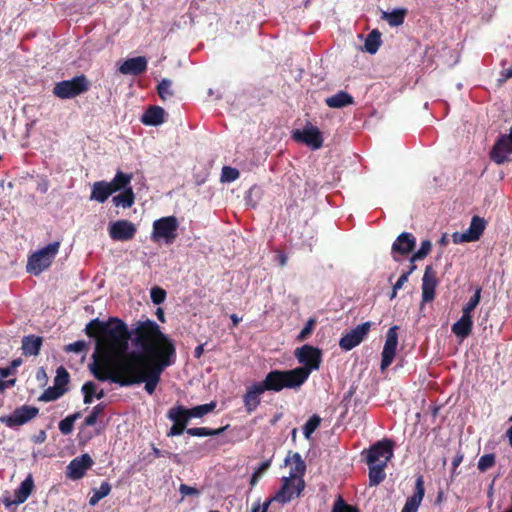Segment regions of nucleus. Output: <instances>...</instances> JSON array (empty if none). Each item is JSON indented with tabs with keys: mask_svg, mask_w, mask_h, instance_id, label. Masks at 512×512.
I'll list each match as a JSON object with an SVG mask.
<instances>
[{
	"mask_svg": "<svg viewBox=\"0 0 512 512\" xmlns=\"http://www.w3.org/2000/svg\"><path fill=\"white\" fill-rule=\"evenodd\" d=\"M265 391L279 392L282 390L281 370L270 371L263 381H259Z\"/></svg>",
	"mask_w": 512,
	"mask_h": 512,
	"instance_id": "2f4dec72",
	"label": "nucleus"
},
{
	"mask_svg": "<svg viewBox=\"0 0 512 512\" xmlns=\"http://www.w3.org/2000/svg\"><path fill=\"white\" fill-rule=\"evenodd\" d=\"M215 408H216V402L212 401L210 403L198 405V406H195L190 409L186 408V413L188 414V417L190 419L191 418H200V417H203L204 415L214 411Z\"/></svg>",
	"mask_w": 512,
	"mask_h": 512,
	"instance_id": "4c0bfd02",
	"label": "nucleus"
},
{
	"mask_svg": "<svg viewBox=\"0 0 512 512\" xmlns=\"http://www.w3.org/2000/svg\"><path fill=\"white\" fill-rule=\"evenodd\" d=\"M293 478L284 477L283 485L280 490L275 494L272 499L278 501L279 503H288L290 502L294 496H299L305 487V483L303 479L297 480V485L293 484Z\"/></svg>",
	"mask_w": 512,
	"mask_h": 512,
	"instance_id": "2eb2a0df",
	"label": "nucleus"
},
{
	"mask_svg": "<svg viewBox=\"0 0 512 512\" xmlns=\"http://www.w3.org/2000/svg\"><path fill=\"white\" fill-rule=\"evenodd\" d=\"M141 122L148 126H158L165 122V110L160 106H150L142 115Z\"/></svg>",
	"mask_w": 512,
	"mask_h": 512,
	"instance_id": "a878e982",
	"label": "nucleus"
},
{
	"mask_svg": "<svg viewBox=\"0 0 512 512\" xmlns=\"http://www.w3.org/2000/svg\"><path fill=\"white\" fill-rule=\"evenodd\" d=\"M370 328L371 322L369 321L356 326L354 329L350 330L348 333L341 337L339 341L340 348L345 351L352 350L364 340L370 331Z\"/></svg>",
	"mask_w": 512,
	"mask_h": 512,
	"instance_id": "4468645a",
	"label": "nucleus"
},
{
	"mask_svg": "<svg viewBox=\"0 0 512 512\" xmlns=\"http://www.w3.org/2000/svg\"><path fill=\"white\" fill-rule=\"evenodd\" d=\"M163 353H157V360L149 365L148 369L142 376L133 379H125L123 384L134 385L145 383V391L152 395L160 381L162 372L176 361V345L173 341L169 346L163 347Z\"/></svg>",
	"mask_w": 512,
	"mask_h": 512,
	"instance_id": "7ed1b4c3",
	"label": "nucleus"
},
{
	"mask_svg": "<svg viewBox=\"0 0 512 512\" xmlns=\"http://www.w3.org/2000/svg\"><path fill=\"white\" fill-rule=\"evenodd\" d=\"M315 325H316V320L313 319V318H310L304 328L300 331V333L298 334L297 336V341L298 342H303L305 341L310 335L311 333L313 332L314 328H315Z\"/></svg>",
	"mask_w": 512,
	"mask_h": 512,
	"instance_id": "603ef678",
	"label": "nucleus"
},
{
	"mask_svg": "<svg viewBox=\"0 0 512 512\" xmlns=\"http://www.w3.org/2000/svg\"><path fill=\"white\" fill-rule=\"evenodd\" d=\"M179 223L175 216H167L157 219L153 223L152 238L164 239L167 244L174 242Z\"/></svg>",
	"mask_w": 512,
	"mask_h": 512,
	"instance_id": "6e6552de",
	"label": "nucleus"
},
{
	"mask_svg": "<svg viewBox=\"0 0 512 512\" xmlns=\"http://www.w3.org/2000/svg\"><path fill=\"white\" fill-rule=\"evenodd\" d=\"M179 492L182 494V496H197L199 495V490L195 487L188 486L187 484H180L179 486Z\"/></svg>",
	"mask_w": 512,
	"mask_h": 512,
	"instance_id": "4d7b16f0",
	"label": "nucleus"
},
{
	"mask_svg": "<svg viewBox=\"0 0 512 512\" xmlns=\"http://www.w3.org/2000/svg\"><path fill=\"white\" fill-rule=\"evenodd\" d=\"M416 238L412 233L403 232L393 242L391 255L395 261L400 260V256H406L414 250Z\"/></svg>",
	"mask_w": 512,
	"mask_h": 512,
	"instance_id": "a211bd4d",
	"label": "nucleus"
},
{
	"mask_svg": "<svg viewBox=\"0 0 512 512\" xmlns=\"http://www.w3.org/2000/svg\"><path fill=\"white\" fill-rule=\"evenodd\" d=\"M87 343L84 340L75 341L66 346L65 350L67 352H73L76 354H80L87 350Z\"/></svg>",
	"mask_w": 512,
	"mask_h": 512,
	"instance_id": "6e6d98bb",
	"label": "nucleus"
},
{
	"mask_svg": "<svg viewBox=\"0 0 512 512\" xmlns=\"http://www.w3.org/2000/svg\"><path fill=\"white\" fill-rule=\"evenodd\" d=\"M104 411V405L102 403L97 404L93 407L91 413L84 419L85 426H93L97 422V418Z\"/></svg>",
	"mask_w": 512,
	"mask_h": 512,
	"instance_id": "3c124183",
	"label": "nucleus"
},
{
	"mask_svg": "<svg viewBox=\"0 0 512 512\" xmlns=\"http://www.w3.org/2000/svg\"><path fill=\"white\" fill-rule=\"evenodd\" d=\"M16 383V379H10V380H2L0 379V392H3L5 389L14 386Z\"/></svg>",
	"mask_w": 512,
	"mask_h": 512,
	"instance_id": "e2e57ef3",
	"label": "nucleus"
},
{
	"mask_svg": "<svg viewBox=\"0 0 512 512\" xmlns=\"http://www.w3.org/2000/svg\"><path fill=\"white\" fill-rule=\"evenodd\" d=\"M369 465V485L370 486H377L382 481H384L386 477L385 468L387 465H385V461H381V463H373L368 464Z\"/></svg>",
	"mask_w": 512,
	"mask_h": 512,
	"instance_id": "72a5a7b5",
	"label": "nucleus"
},
{
	"mask_svg": "<svg viewBox=\"0 0 512 512\" xmlns=\"http://www.w3.org/2000/svg\"><path fill=\"white\" fill-rule=\"evenodd\" d=\"M424 496H425L424 477H423V475L420 474L416 477L414 493L412 496L407 498L403 509L410 511V512H417Z\"/></svg>",
	"mask_w": 512,
	"mask_h": 512,
	"instance_id": "5701e85b",
	"label": "nucleus"
},
{
	"mask_svg": "<svg viewBox=\"0 0 512 512\" xmlns=\"http://www.w3.org/2000/svg\"><path fill=\"white\" fill-rule=\"evenodd\" d=\"M166 295V291L158 286H155L150 290L151 300L156 305L162 304L166 299Z\"/></svg>",
	"mask_w": 512,
	"mask_h": 512,
	"instance_id": "864d4df0",
	"label": "nucleus"
},
{
	"mask_svg": "<svg viewBox=\"0 0 512 512\" xmlns=\"http://www.w3.org/2000/svg\"><path fill=\"white\" fill-rule=\"evenodd\" d=\"M46 438H47L46 432L44 430H41V431H39V433L37 435H35L33 437V442L40 444V443H43L46 440Z\"/></svg>",
	"mask_w": 512,
	"mask_h": 512,
	"instance_id": "69168bd1",
	"label": "nucleus"
},
{
	"mask_svg": "<svg viewBox=\"0 0 512 512\" xmlns=\"http://www.w3.org/2000/svg\"><path fill=\"white\" fill-rule=\"evenodd\" d=\"M393 441L390 439H383L373 444L366 452V463H381L385 461L387 465L388 461L393 457Z\"/></svg>",
	"mask_w": 512,
	"mask_h": 512,
	"instance_id": "9b49d317",
	"label": "nucleus"
},
{
	"mask_svg": "<svg viewBox=\"0 0 512 512\" xmlns=\"http://www.w3.org/2000/svg\"><path fill=\"white\" fill-rule=\"evenodd\" d=\"M133 175L131 173H124L122 171H117L114 178L108 182L113 192H117L120 190H126V188L131 187V180Z\"/></svg>",
	"mask_w": 512,
	"mask_h": 512,
	"instance_id": "473e14b6",
	"label": "nucleus"
},
{
	"mask_svg": "<svg viewBox=\"0 0 512 512\" xmlns=\"http://www.w3.org/2000/svg\"><path fill=\"white\" fill-rule=\"evenodd\" d=\"M43 344V338L34 334L24 336L22 339V353L25 356H37Z\"/></svg>",
	"mask_w": 512,
	"mask_h": 512,
	"instance_id": "bb28decb",
	"label": "nucleus"
},
{
	"mask_svg": "<svg viewBox=\"0 0 512 512\" xmlns=\"http://www.w3.org/2000/svg\"><path fill=\"white\" fill-rule=\"evenodd\" d=\"M398 329L399 327L395 325L390 327L386 333V340L381 354L380 368L382 371L387 369L395 358L398 345Z\"/></svg>",
	"mask_w": 512,
	"mask_h": 512,
	"instance_id": "ddd939ff",
	"label": "nucleus"
},
{
	"mask_svg": "<svg viewBox=\"0 0 512 512\" xmlns=\"http://www.w3.org/2000/svg\"><path fill=\"white\" fill-rule=\"evenodd\" d=\"M295 357L301 367L298 369H304L307 373V378L313 370H318L322 360L321 350L317 347L305 344L295 350Z\"/></svg>",
	"mask_w": 512,
	"mask_h": 512,
	"instance_id": "0eeeda50",
	"label": "nucleus"
},
{
	"mask_svg": "<svg viewBox=\"0 0 512 512\" xmlns=\"http://www.w3.org/2000/svg\"><path fill=\"white\" fill-rule=\"evenodd\" d=\"M331 512H357L356 508L345 503L342 497H339L333 506Z\"/></svg>",
	"mask_w": 512,
	"mask_h": 512,
	"instance_id": "5fc2aeb1",
	"label": "nucleus"
},
{
	"mask_svg": "<svg viewBox=\"0 0 512 512\" xmlns=\"http://www.w3.org/2000/svg\"><path fill=\"white\" fill-rule=\"evenodd\" d=\"M438 283L436 271L432 265H427L422 278V303L434 300Z\"/></svg>",
	"mask_w": 512,
	"mask_h": 512,
	"instance_id": "6ab92c4d",
	"label": "nucleus"
},
{
	"mask_svg": "<svg viewBox=\"0 0 512 512\" xmlns=\"http://www.w3.org/2000/svg\"><path fill=\"white\" fill-rule=\"evenodd\" d=\"M136 226L129 220H117L110 223L108 232L114 241H128L134 238Z\"/></svg>",
	"mask_w": 512,
	"mask_h": 512,
	"instance_id": "dca6fc26",
	"label": "nucleus"
},
{
	"mask_svg": "<svg viewBox=\"0 0 512 512\" xmlns=\"http://www.w3.org/2000/svg\"><path fill=\"white\" fill-rule=\"evenodd\" d=\"M89 88V80L81 74L70 80L57 82L53 87V94L60 99H72L87 92Z\"/></svg>",
	"mask_w": 512,
	"mask_h": 512,
	"instance_id": "423d86ee",
	"label": "nucleus"
},
{
	"mask_svg": "<svg viewBox=\"0 0 512 512\" xmlns=\"http://www.w3.org/2000/svg\"><path fill=\"white\" fill-rule=\"evenodd\" d=\"M512 153V126L508 134L500 135L490 151V159L500 165L508 161V155Z\"/></svg>",
	"mask_w": 512,
	"mask_h": 512,
	"instance_id": "f8f14e48",
	"label": "nucleus"
},
{
	"mask_svg": "<svg viewBox=\"0 0 512 512\" xmlns=\"http://www.w3.org/2000/svg\"><path fill=\"white\" fill-rule=\"evenodd\" d=\"M264 392L265 390L259 382H253L246 388V391L242 396V400L245 411L248 414H251L257 410L261 403V397Z\"/></svg>",
	"mask_w": 512,
	"mask_h": 512,
	"instance_id": "aec40b11",
	"label": "nucleus"
},
{
	"mask_svg": "<svg viewBox=\"0 0 512 512\" xmlns=\"http://www.w3.org/2000/svg\"><path fill=\"white\" fill-rule=\"evenodd\" d=\"M113 190L106 181H97L92 186L91 196L92 200L99 203H104L113 194Z\"/></svg>",
	"mask_w": 512,
	"mask_h": 512,
	"instance_id": "c756f323",
	"label": "nucleus"
},
{
	"mask_svg": "<svg viewBox=\"0 0 512 512\" xmlns=\"http://www.w3.org/2000/svg\"><path fill=\"white\" fill-rule=\"evenodd\" d=\"M286 465H290L289 477L293 479H303V475L306 471V464L303 461L301 455L296 452L291 457L285 459Z\"/></svg>",
	"mask_w": 512,
	"mask_h": 512,
	"instance_id": "cd10ccee",
	"label": "nucleus"
},
{
	"mask_svg": "<svg viewBox=\"0 0 512 512\" xmlns=\"http://www.w3.org/2000/svg\"><path fill=\"white\" fill-rule=\"evenodd\" d=\"M512 78V67L508 68V69H505L503 72H502V78L499 79V81L501 82H505L506 80Z\"/></svg>",
	"mask_w": 512,
	"mask_h": 512,
	"instance_id": "774afa93",
	"label": "nucleus"
},
{
	"mask_svg": "<svg viewBox=\"0 0 512 512\" xmlns=\"http://www.w3.org/2000/svg\"><path fill=\"white\" fill-rule=\"evenodd\" d=\"M381 33L374 29L368 35L364 43L365 51L370 54H375L381 45Z\"/></svg>",
	"mask_w": 512,
	"mask_h": 512,
	"instance_id": "c9c22d12",
	"label": "nucleus"
},
{
	"mask_svg": "<svg viewBox=\"0 0 512 512\" xmlns=\"http://www.w3.org/2000/svg\"><path fill=\"white\" fill-rule=\"evenodd\" d=\"M293 139L296 142L303 143L313 150L320 149L323 146V137L318 127L307 123L302 130L293 131Z\"/></svg>",
	"mask_w": 512,
	"mask_h": 512,
	"instance_id": "9d476101",
	"label": "nucleus"
},
{
	"mask_svg": "<svg viewBox=\"0 0 512 512\" xmlns=\"http://www.w3.org/2000/svg\"><path fill=\"white\" fill-rule=\"evenodd\" d=\"M472 329H473L472 316H466L463 314L460 317V319L457 322H455L451 327L452 333L462 340L467 338L471 334Z\"/></svg>",
	"mask_w": 512,
	"mask_h": 512,
	"instance_id": "c85d7f7f",
	"label": "nucleus"
},
{
	"mask_svg": "<svg viewBox=\"0 0 512 512\" xmlns=\"http://www.w3.org/2000/svg\"><path fill=\"white\" fill-rule=\"evenodd\" d=\"M15 371L13 370V367H0V376L1 378H7L10 375L14 374Z\"/></svg>",
	"mask_w": 512,
	"mask_h": 512,
	"instance_id": "0e129e2a",
	"label": "nucleus"
},
{
	"mask_svg": "<svg viewBox=\"0 0 512 512\" xmlns=\"http://www.w3.org/2000/svg\"><path fill=\"white\" fill-rule=\"evenodd\" d=\"M157 92L162 101H166L174 96L172 90V81L167 78H163L157 85Z\"/></svg>",
	"mask_w": 512,
	"mask_h": 512,
	"instance_id": "ea45409f",
	"label": "nucleus"
},
{
	"mask_svg": "<svg viewBox=\"0 0 512 512\" xmlns=\"http://www.w3.org/2000/svg\"><path fill=\"white\" fill-rule=\"evenodd\" d=\"M60 248V242L55 241L53 243L48 244L44 248L32 253L28 257L26 270L28 273L38 276L44 270L48 269L56 255L58 254Z\"/></svg>",
	"mask_w": 512,
	"mask_h": 512,
	"instance_id": "39448f33",
	"label": "nucleus"
},
{
	"mask_svg": "<svg viewBox=\"0 0 512 512\" xmlns=\"http://www.w3.org/2000/svg\"><path fill=\"white\" fill-rule=\"evenodd\" d=\"M325 103L330 108H343L354 104V98L345 91H339L338 93L327 97Z\"/></svg>",
	"mask_w": 512,
	"mask_h": 512,
	"instance_id": "7c9ffc66",
	"label": "nucleus"
},
{
	"mask_svg": "<svg viewBox=\"0 0 512 512\" xmlns=\"http://www.w3.org/2000/svg\"><path fill=\"white\" fill-rule=\"evenodd\" d=\"M408 275L405 273H402V275L398 278L396 283L393 285L394 290H399L402 288V286L408 281Z\"/></svg>",
	"mask_w": 512,
	"mask_h": 512,
	"instance_id": "680f3d73",
	"label": "nucleus"
},
{
	"mask_svg": "<svg viewBox=\"0 0 512 512\" xmlns=\"http://www.w3.org/2000/svg\"><path fill=\"white\" fill-rule=\"evenodd\" d=\"M406 9H395L391 12H383L382 19L388 22L392 27L403 24L406 16Z\"/></svg>",
	"mask_w": 512,
	"mask_h": 512,
	"instance_id": "e433bc0d",
	"label": "nucleus"
},
{
	"mask_svg": "<svg viewBox=\"0 0 512 512\" xmlns=\"http://www.w3.org/2000/svg\"><path fill=\"white\" fill-rule=\"evenodd\" d=\"M463 458H464V454L461 451H458L452 460V476L457 474L456 470H457L458 466L462 463Z\"/></svg>",
	"mask_w": 512,
	"mask_h": 512,
	"instance_id": "13d9d810",
	"label": "nucleus"
},
{
	"mask_svg": "<svg viewBox=\"0 0 512 512\" xmlns=\"http://www.w3.org/2000/svg\"><path fill=\"white\" fill-rule=\"evenodd\" d=\"M167 417L173 421V425L167 433L168 437L181 435L184 431L191 436L197 437L216 436L222 434L226 429V427H220L218 429L207 427L187 428L190 418L186 413V408L181 405L171 408L168 411Z\"/></svg>",
	"mask_w": 512,
	"mask_h": 512,
	"instance_id": "20e7f679",
	"label": "nucleus"
},
{
	"mask_svg": "<svg viewBox=\"0 0 512 512\" xmlns=\"http://www.w3.org/2000/svg\"><path fill=\"white\" fill-rule=\"evenodd\" d=\"M81 413L75 412L59 422V430L62 434L68 435L73 431L74 422L80 418Z\"/></svg>",
	"mask_w": 512,
	"mask_h": 512,
	"instance_id": "a19ab883",
	"label": "nucleus"
},
{
	"mask_svg": "<svg viewBox=\"0 0 512 512\" xmlns=\"http://www.w3.org/2000/svg\"><path fill=\"white\" fill-rule=\"evenodd\" d=\"M69 381L70 375L67 370L63 366L58 367L54 378V385L59 389H67Z\"/></svg>",
	"mask_w": 512,
	"mask_h": 512,
	"instance_id": "37998d69",
	"label": "nucleus"
},
{
	"mask_svg": "<svg viewBox=\"0 0 512 512\" xmlns=\"http://www.w3.org/2000/svg\"><path fill=\"white\" fill-rule=\"evenodd\" d=\"M307 379L304 369L281 370L282 389H299Z\"/></svg>",
	"mask_w": 512,
	"mask_h": 512,
	"instance_id": "4be33fe9",
	"label": "nucleus"
},
{
	"mask_svg": "<svg viewBox=\"0 0 512 512\" xmlns=\"http://www.w3.org/2000/svg\"><path fill=\"white\" fill-rule=\"evenodd\" d=\"M111 492V485L108 482H102L98 489H93V495L89 499V504L95 506L101 499L108 496Z\"/></svg>",
	"mask_w": 512,
	"mask_h": 512,
	"instance_id": "58836bf2",
	"label": "nucleus"
},
{
	"mask_svg": "<svg viewBox=\"0 0 512 512\" xmlns=\"http://www.w3.org/2000/svg\"><path fill=\"white\" fill-rule=\"evenodd\" d=\"M85 333L96 339L91 364H98L99 368L114 364L127 352L129 341L134 337V329L129 330L127 324L117 317H110L107 321L92 319L86 325Z\"/></svg>",
	"mask_w": 512,
	"mask_h": 512,
	"instance_id": "f03ea898",
	"label": "nucleus"
},
{
	"mask_svg": "<svg viewBox=\"0 0 512 512\" xmlns=\"http://www.w3.org/2000/svg\"><path fill=\"white\" fill-rule=\"evenodd\" d=\"M147 70V60L144 56H137L125 60L119 67L124 75H140Z\"/></svg>",
	"mask_w": 512,
	"mask_h": 512,
	"instance_id": "b1692460",
	"label": "nucleus"
},
{
	"mask_svg": "<svg viewBox=\"0 0 512 512\" xmlns=\"http://www.w3.org/2000/svg\"><path fill=\"white\" fill-rule=\"evenodd\" d=\"M34 487V482L31 476H28L24 481L21 482L20 486L15 490L14 498L11 499L8 496L2 498V502L6 508L12 505H19L24 503L30 496Z\"/></svg>",
	"mask_w": 512,
	"mask_h": 512,
	"instance_id": "412c9836",
	"label": "nucleus"
},
{
	"mask_svg": "<svg viewBox=\"0 0 512 512\" xmlns=\"http://www.w3.org/2000/svg\"><path fill=\"white\" fill-rule=\"evenodd\" d=\"M481 298V288H477L474 295L469 299L462 309V314L472 316L473 310L478 306Z\"/></svg>",
	"mask_w": 512,
	"mask_h": 512,
	"instance_id": "49530a36",
	"label": "nucleus"
},
{
	"mask_svg": "<svg viewBox=\"0 0 512 512\" xmlns=\"http://www.w3.org/2000/svg\"><path fill=\"white\" fill-rule=\"evenodd\" d=\"M320 423H321V418L317 414L312 415L307 420V422L303 426V434L306 439H309L311 437V435L319 427Z\"/></svg>",
	"mask_w": 512,
	"mask_h": 512,
	"instance_id": "c03bdc74",
	"label": "nucleus"
},
{
	"mask_svg": "<svg viewBox=\"0 0 512 512\" xmlns=\"http://www.w3.org/2000/svg\"><path fill=\"white\" fill-rule=\"evenodd\" d=\"M173 340L164 334L160 326L153 320L138 321L134 328L132 343L139 351H131L118 357L114 364L99 368L98 364H90L89 369L99 381H111L122 387L125 379L142 376L151 363L157 360V353H163V347L169 346Z\"/></svg>",
	"mask_w": 512,
	"mask_h": 512,
	"instance_id": "f257e3e1",
	"label": "nucleus"
},
{
	"mask_svg": "<svg viewBox=\"0 0 512 512\" xmlns=\"http://www.w3.org/2000/svg\"><path fill=\"white\" fill-rule=\"evenodd\" d=\"M96 388H97V386L94 382L88 381V382L84 383V385L82 386V393L94 396V394L96 392Z\"/></svg>",
	"mask_w": 512,
	"mask_h": 512,
	"instance_id": "bf43d9fd",
	"label": "nucleus"
},
{
	"mask_svg": "<svg viewBox=\"0 0 512 512\" xmlns=\"http://www.w3.org/2000/svg\"><path fill=\"white\" fill-rule=\"evenodd\" d=\"M152 454L156 457V458H159V457H165V456H169L170 453L168 451H165V450H160L159 448L153 446L152 448Z\"/></svg>",
	"mask_w": 512,
	"mask_h": 512,
	"instance_id": "338daca9",
	"label": "nucleus"
},
{
	"mask_svg": "<svg viewBox=\"0 0 512 512\" xmlns=\"http://www.w3.org/2000/svg\"><path fill=\"white\" fill-rule=\"evenodd\" d=\"M240 176L239 171L236 168L230 166H224L221 172V181L222 182H233L237 180Z\"/></svg>",
	"mask_w": 512,
	"mask_h": 512,
	"instance_id": "8fccbe9b",
	"label": "nucleus"
},
{
	"mask_svg": "<svg viewBox=\"0 0 512 512\" xmlns=\"http://www.w3.org/2000/svg\"><path fill=\"white\" fill-rule=\"evenodd\" d=\"M271 466V460H266V461H263L259 467L253 472L251 478H250V484L251 486H255L258 481L260 480V478L262 477V475L269 469V467Z\"/></svg>",
	"mask_w": 512,
	"mask_h": 512,
	"instance_id": "09e8293b",
	"label": "nucleus"
},
{
	"mask_svg": "<svg viewBox=\"0 0 512 512\" xmlns=\"http://www.w3.org/2000/svg\"><path fill=\"white\" fill-rule=\"evenodd\" d=\"M39 409L35 406L22 405L17 407L10 415L0 417V421L7 427L15 428L22 426L35 418Z\"/></svg>",
	"mask_w": 512,
	"mask_h": 512,
	"instance_id": "1a4fd4ad",
	"label": "nucleus"
},
{
	"mask_svg": "<svg viewBox=\"0 0 512 512\" xmlns=\"http://www.w3.org/2000/svg\"><path fill=\"white\" fill-rule=\"evenodd\" d=\"M67 389H59L55 385L53 387L47 388L38 398L39 401L50 402L57 400L64 393H66Z\"/></svg>",
	"mask_w": 512,
	"mask_h": 512,
	"instance_id": "79ce46f5",
	"label": "nucleus"
},
{
	"mask_svg": "<svg viewBox=\"0 0 512 512\" xmlns=\"http://www.w3.org/2000/svg\"><path fill=\"white\" fill-rule=\"evenodd\" d=\"M431 249H432V243L430 240H423L421 242V246L419 248L418 251H416L412 257H411V262H415V261H418V260H422L424 259L425 257L428 256V254L431 252Z\"/></svg>",
	"mask_w": 512,
	"mask_h": 512,
	"instance_id": "de8ad7c7",
	"label": "nucleus"
},
{
	"mask_svg": "<svg viewBox=\"0 0 512 512\" xmlns=\"http://www.w3.org/2000/svg\"><path fill=\"white\" fill-rule=\"evenodd\" d=\"M496 463V456L494 453H488L482 455L477 464V468L480 472H486L492 468Z\"/></svg>",
	"mask_w": 512,
	"mask_h": 512,
	"instance_id": "a18cd8bd",
	"label": "nucleus"
},
{
	"mask_svg": "<svg viewBox=\"0 0 512 512\" xmlns=\"http://www.w3.org/2000/svg\"><path fill=\"white\" fill-rule=\"evenodd\" d=\"M485 228V219L479 216H473L468 230L462 233V240H470V242L479 240Z\"/></svg>",
	"mask_w": 512,
	"mask_h": 512,
	"instance_id": "393cba45",
	"label": "nucleus"
},
{
	"mask_svg": "<svg viewBox=\"0 0 512 512\" xmlns=\"http://www.w3.org/2000/svg\"><path fill=\"white\" fill-rule=\"evenodd\" d=\"M135 202V194L133 188H126L122 193L113 197V203L117 207L124 209L132 207Z\"/></svg>",
	"mask_w": 512,
	"mask_h": 512,
	"instance_id": "f704fd0d",
	"label": "nucleus"
},
{
	"mask_svg": "<svg viewBox=\"0 0 512 512\" xmlns=\"http://www.w3.org/2000/svg\"><path fill=\"white\" fill-rule=\"evenodd\" d=\"M93 464V459L87 453L75 457L66 468V476L71 480H79L85 476L86 471L90 469Z\"/></svg>",
	"mask_w": 512,
	"mask_h": 512,
	"instance_id": "f3484780",
	"label": "nucleus"
},
{
	"mask_svg": "<svg viewBox=\"0 0 512 512\" xmlns=\"http://www.w3.org/2000/svg\"><path fill=\"white\" fill-rule=\"evenodd\" d=\"M271 502H272V499H269L263 505H260L259 503H256V504L253 505L251 512H267L268 507H269Z\"/></svg>",
	"mask_w": 512,
	"mask_h": 512,
	"instance_id": "052dcab7",
	"label": "nucleus"
}]
</instances>
